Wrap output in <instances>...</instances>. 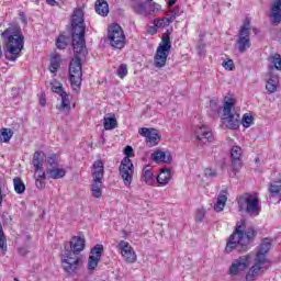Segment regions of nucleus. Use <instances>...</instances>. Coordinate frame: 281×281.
Listing matches in <instances>:
<instances>
[{
	"mask_svg": "<svg viewBox=\"0 0 281 281\" xmlns=\"http://www.w3.org/2000/svg\"><path fill=\"white\" fill-rule=\"evenodd\" d=\"M72 49L75 57L69 65V80L74 91H78L82 85V60H86L89 52L85 41V12L82 9H75L71 18Z\"/></svg>",
	"mask_w": 281,
	"mask_h": 281,
	"instance_id": "1",
	"label": "nucleus"
},
{
	"mask_svg": "<svg viewBox=\"0 0 281 281\" xmlns=\"http://www.w3.org/2000/svg\"><path fill=\"white\" fill-rule=\"evenodd\" d=\"M258 233L254 227H249L245 232V220L237 222L234 233L229 236L225 251L232 254V251H247L249 249V243L256 238Z\"/></svg>",
	"mask_w": 281,
	"mask_h": 281,
	"instance_id": "2",
	"label": "nucleus"
},
{
	"mask_svg": "<svg viewBox=\"0 0 281 281\" xmlns=\"http://www.w3.org/2000/svg\"><path fill=\"white\" fill-rule=\"evenodd\" d=\"M2 38L5 42L7 52L4 56L7 60L11 63L16 61V58L21 56V52L23 50V34L19 29H7L2 33Z\"/></svg>",
	"mask_w": 281,
	"mask_h": 281,
	"instance_id": "3",
	"label": "nucleus"
},
{
	"mask_svg": "<svg viewBox=\"0 0 281 281\" xmlns=\"http://www.w3.org/2000/svg\"><path fill=\"white\" fill-rule=\"evenodd\" d=\"M239 212H246L249 216L260 214V198L256 193H244L237 200Z\"/></svg>",
	"mask_w": 281,
	"mask_h": 281,
	"instance_id": "4",
	"label": "nucleus"
},
{
	"mask_svg": "<svg viewBox=\"0 0 281 281\" xmlns=\"http://www.w3.org/2000/svg\"><path fill=\"white\" fill-rule=\"evenodd\" d=\"M172 47V43L170 42V32H166L162 34L161 43L156 49V54L154 57V65L157 69H161V67H166V63L168 60V56H170V49Z\"/></svg>",
	"mask_w": 281,
	"mask_h": 281,
	"instance_id": "5",
	"label": "nucleus"
},
{
	"mask_svg": "<svg viewBox=\"0 0 281 281\" xmlns=\"http://www.w3.org/2000/svg\"><path fill=\"white\" fill-rule=\"evenodd\" d=\"M251 22L245 20L244 24L239 27L236 36L235 47L238 49L239 54H245L247 49L251 47Z\"/></svg>",
	"mask_w": 281,
	"mask_h": 281,
	"instance_id": "6",
	"label": "nucleus"
},
{
	"mask_svg": "<svg viewBox=\"0 0 281 281\" xmlns=\"http://www.w3.org/2000/svg\"><path fill=\"white\" fill-rule=\"evenodd\" d=\"M124 154H125V157L121 161L119 172L125 186H131V183H133V172H134L133 162L131 161V157H133V147L126 146L124 149Z\"/></svg>",
	"mask_w": 281,
	"mask_h": 281,
	"instance_id": "7",
	"label": "nucleus"
},
{
	"mask_svg": "<svg viewBox=\"0 0 281 281\" xmlns=\"http://www.w3.org/2000/svg\"><path fill=\"white\" fill-rule=\"evenodd\" d=\"M223 122L231 131H236L240 126V114L234 111V100L229 99L224 102Z\"/></svg>",
	"mask_w": 281,
	"mask_h": 281,
	"instance_id": "8",
	"label": "nucleus"
},
{
	"mask_svg": "<svg viewBox=\"0 0 281 281\" xmlns=\"http://www.w3.org/2000/svg\"><path fill=\"white\" fill-rule=\"evenodd\" d=\"M108 38L110 45L115 49H122L124 47V42L126 41V35H124V30L117 23H113L108 30Z\"/></svg>",
	"mask_w": 281,
	"mask_h": 281,
	"instance_id": "9",
	"label": "nucleus"
},
{
	"mask_svg": "<svg viewBox=\"0 0 281 281\" xmlns=\"http://www.w3.org/2000/svg\"><path fill=\"white\" fill-rule=\"evenodd\" d=\"M61 262L66 273H76L80 268V255L66 249L61 255Z\"/></svg>",
	"mask_w": 281,
	"mask_h": 281,
	"instance_id": "10",
	"label": "nucleus"
},
{
	"mask_svg": "<svg viewBox=\"0 0 281 281\" xmlns=\"http://www.w3.org/2000/svg\"><path fill=\"white\" fill-rule=\"evenodd\" d=\"M53 93H58L61 98L60 104L56 105L59 113H69L71 111V101L69 100V94L65 92V89L60 83H50Z\"/></svg>",
	"mask_w": 281,
	"mask_h": 281,
	"instance_id": "11",
	"label": "nucleus"
},
{
	"mask_svg": "<svg viewBox=\"0 0 281 281\" xmlns=\"http://www.w3.org/2000/svg\"><path fill=\"white\" fill-rule=\"evenodd\" d=\"M116 247L120 250L121 256L126 265H134V262H137V254L135 252V249H133V246L128 244V241L121 240Z\"/></svg>",
	"mask_w": 281,
	"mask_h": 281,
	"instance_id": "12",
	"label": "nucleus"
},
{
	"mask_svg": "<svg viewBox=\"0 0 281 281\" xmlns=\"http://www.w3.org/2000/svg\"><path fill=\"white\" fill-rule=\"evenodd\" d=\"M243 148L240 146H233L231 149V160H232V173L231 177H236V173L239 172L243 168Z\"/></svg>",
	"mask_w": 281,
	"mask_h": 281,
	"instance_id": "13",
	"label": "nucleus"
},
{
	"mask_svg": "<svg viewBox=\"0 0 281 281\" xmlns=\"http://www.w3.org/2000/svg\"><path fill=\"white\" fill-rule=\"evenodd\" d=\"M268 263V261H262L261 259L255 258L254 266L246 274V281H256L259 276L265 273V269H269V266H267Z\"/></svg>",
	"mask_w": 281,
	"mask_h": 281,
	"instance_id": "14",
	"label": "nucleus"
},
{
	"mask_svg": "<svg viewBox=\"0 0 281 281\" xmlns=\"http://www.w3.org/2000/svg\"><path fill=\"white\" fill-rule=\"evenodd\" d=\"M138 133L142 135V137H146V144L148 148H153V146H157V144L161 142V136L155 128L142 127L138 130Z\"/></svg>",
	"mask_w": 281,
	"mask_h": 281,
	"instance_id": "15",
	"label": "nucleus"
},
{
	"mask_svg": "<svg viewBox=\"0 0 281 281\" xmlns=\"http://www.w3.org/2000/svg\"><path fill=\"white\" fill-rule=\"evenodd\" d=\"M91 256L88 258V269L89 271H95V267L104 254V246L97 244L90 251Z\"/></svg>",
	"mask_w": 281,
	"mask_h": 281,
	"instance_id": "16",
	"label": "nucleus"
},
{
	"mask_svg": "<svg viewBox=\"0 0 281 281\" xmlns=\"http://www.w3.org/2000/svg\"><path fill=\"white\" fill-rule=\"evenodd\" d=\"M249 258H251L249 255L240 256L238 259H236L228 269L229 276H238L240 271H245L247 267H249Z\"/></svg>",
	"mask_w": 281,
	"mask_h": 281,
	"instance_id": "17",
	"label": "nucleus"
},
{
	"mask_svg": "<svg viewBox=\"0 0 281 281\" xmlns=\"http://www.w3.org/2000/svg\"><path fill=\"white\" fill-rule=\"evenodd\" d=\"M268 16H269L270 23H272V25L281 24V0L272 1Z\"/></svg>",
	"mask_w": 281,
	"mask_h": 281,
	"instance_id": "18",
	"label": "nucleus"
},
{
	"mask_svg": "<svg viewBox=\"0 0 281 281\" xmlns=\"http://www.w3.org/2000/svg\"><path fill=\"white\" fill-rule=\"evenodd\" d=\"M270 250H271V239L265 238L259 245V248L255 258L257 260H262L263 262H269V260L267 259V255L269 254Z\"/></svg>",
	"mask_w": 281,
	"mask_h": 281,
	"instance_id": "19",
	"label": "nucleus"
},
{
	"mask_svg": "<svg viewBox=\"0 0 281 281\" xmlns=\"http://www.w3.org/2000/svg\"><path fill=\"white\" fill-rule=\"evenodd\" d=\"M92 180H103L104 179V162L102 160H97L91 167Z\"/></svg>",
	"mask_w": 281,
	"mask_h": 281,
	"instance_id": "20",
	"label": "nucleus"
},
{
	"mask_svg": "<svg viewBox=\"0 0 281 281\" xmlns=\"http://www.w3.org/2000/svg\"><path fill=\"white\" fill-rule=\"evenodd\" d=\"M151 159L155 164H171L172 156L170 154H166V151L156 150L151 154Z\"/></svg>",
	"mask_w": 281,
	"mask_h": 281,
	"instance_id": "21",
	"label": "nucleus"
},
{
	"mask_svg": "<svg viewBox=\"0 0 281 281\" xmlns=\"http://www.w3.org/2000/svg\"><path fill=\"white\" fill-rule=\"evenodd\" d=\"M74 254L80 255L81 251L85 250V238L75 236L70 240V249Z\"/></svg>",
	"mask_w": 281,
	"mask_h": 281,
	"instance_id": "22",
	"label": "nucleus"
},
{
	"mask_svg": "<svg viewBox=\"0 0 281 281\" xmlns=\"http://www.w3.org/2000/svg\"><path fill=\"white\" fill-rule=\"evenodd\" d=\"M104 189V183L102 180H92L90 184L91 196L94 199H100L102 196V190Z\"/></svg>",
	"mask_w": 281,
	"mask_h": 281,
	"instance_id": "23",
	"label": "nucleus"
},
{
	"mask_svg": "<svg viewBox=\"0 0 281 281\" xmlns=\"http://www.w3.org/2000/svg\"><path fill=\"white\" fill-rule=\"evenodd\" d=\"M227 205V190H222L217 196L216 203L214 204L215 212H223Z\"/></svg>",
	"mask_w": 281,
	"mask_h": 281,
	"instance_id": "24",
	"label": "nucleus"
},
{
	"mask_svg": "<svg viewBox=\"0 0 281 281\" xmlns=\"http://www.w3.org/2000/svg\"><path fill=\"white\" fill-rule=\"evenodd\" d=\"M94 10L97 14L100 16H108L109 15V2L106 0H97L94 4Z\"/></svg>",
	"mask_w": 281,
	"mask_h": 281,
	"instance_id": "25",
	"label": "nucleus"
},
{
	"mask_svg": "<svg viewBox=\"0 0 281 281\" xmlns=\"http://www.w3.org/2000/svg\"><path fill=\"white\" fill-rule=\"evenodd\" d=\"M170 179H172L170 169H161L160 173L156 178L157 183H159L160 186H168V183H170Z\"/></svg>",
	"mask_w": 281,
	"mask_h": 281,
	"instance_id": "26",
	"label": "nucleus"
},
{
	"mask_svg": "<svg viewBox=\"0 0 281 281\" xmlns=\"http://www.w3.org/2000/svg\"><path fill=\"white\" fill-rule=\"evenodd\" d=\"M33 168L34 170H40V168L43 167V164H45V153L43 151H35L33 154Z\"/></svg>",
	"mask_w": 281,
	"mask_h": 281,
	"instance_id": "27",
	"label": "nucleus"
},
{
	"mask_svg": "<svg viewBox=\"0 0 281 281\" xmlns=\"http://www.w3.org/2000/svg\"><path fill=\"white\" fill-rule=\"evenodd\" d=\"M203 128L204 127H198L195 131L198 142H202L203 144L206 142H212V133Z\"/></svg>",
	"mask_w": 281,
	"mask_h": 281,
	"instance_id": "28",
	"label": "nucleus"
},
{
	"mask_svg": "<svg viewBox=\"0 0 281 281\" xmlns=\"http://www.w3.org/2000/svg\"><path fill=\"white\" fill-rule=\"evenodd\" d=\"M47 175L50 179H63L67 175V171L63 168L53 167L48 168Z\"/></svg>",
	"mask_w": 281,
	"mask_h": 281,
	"instance_id": "29",
	"label": "nucleus"
},
{
	"mask_svg": "<svg viewBox=\"0 0 281 281\" xmlns=\"http://www.w3.org/2000/svg\"><path fill=\"white\" fill-rule=\"evenodd\" d=\"M270 63V69H277V71H281V55L276 53L269 56L268 58Z\"/></svg>",
	"mask_w": 281,
	"mask_h": 281,
	"instance_id": "30",
	"label": "nucleus"
},
{
	"mask_svg": "<svg viewBox=\"0 0 281 281\" xmlns=\"http://www.w3.org/2000/svg\"><path fill=\"white\" fill-rule=\"evenodd\" d=\"M142 180L147 184V186H153L155 183V177L153 173V169L149 167H145L143 169V176Z\"/></svg>",
	"mask_w": 281,
	"mask_h": 281,
	"instance_id": "31",
	"label": "nucleus"
},
{
	"mask_svg": "<svg viewBox=\"0 0 281 281\" xmlns=\"http://www.w3.org/2000/svg\"><path fill=\"white\" fill-rule=\"evenodd\" d=\"M175 22V15H169L168 18H161L154 20L155 27H168L170 23Z\"/></svg>",
	"mask_w": 281,
	"mask_h": 281,
	"instance_id": "32",
	"label": "nucleus"
},
{
	"mask_svg": "<svg viewBox=\"0 0 281 281\" xmlns=\"http://www.w3.org/2000/svg\"><path fill=\"white\" fill-rule=\"evenodd\" d=\"M279 82L280 79L278 78V76H271L266 85L267 91H269V93H276Z\"/></svg>",
	"mask_w": 281,
	"mask_h": 281,
	"instance_id": "33",
	"label": "nucleus"
},
{
	"mask_svg": "<svg viewBox=\"0 0 281 281\" xmlns=\"http://www.w3.org/2000/svg\"><path fill=\"white\" fill-rule=\"evenodd\" d=\"M103 126L105 131H113V128H117V119L115 115L103 119Z\"/></svg>",
	"mask_w": 281,
	"mask_h": 281,
	"instance_id": "34",
	"label": "nucleus"
},
{
	"mask_svg": "<svg viewBox=\"0 0 281 281\" xmlns=\"http://www.w3.org/2000/svg\"><path fill=\"white\" fill-rule=\"evenodd\" d=\"M133 9L136 14H143V16H148V9L146 2H137L133 5Z\"/></svg>",
	"mask_w": 281,
	"mask_h": 281,
	"instance_id": "35",
	"label": "nucleus"
},
{
	"mask_svg": "<svg viewBox=\"0 0 281 281\" xmlns=\"http://www.w3.org/2000/svg\"><path fill=\"white\" fill-rule=\"evenodd\" d=\"M13 186L16 194H23L25 192V183H23V180H21V178L15 177L13 179Z\"/></svg>",
	"mask_w": 281,
	"mask_h": 281,
	"instance_id": "36",
	"label": "nucleus"
},
{
	"mask_svg": "<svg viewBox=\"0 0 281 281\" xmlns=\"http://www.w3.org/2000/svg\"><path fill=\"white\" fill-rule=\"evenodd\" d=\"M60 67V57L59 55H55L50 58V67H49V71L52 74H56V71H58V68Z\"/></svg>",
	"mask_w": 281,
	"mask_h": 281,
	"instance_id": "37",
	"label": "nucleus"
},
{
	"mask_svg": "<svg viewBox=\"0 0 281 281\" xmlns=\"http://www.w3.org/2000/svg\"><path fill=\"white\" fill-rule=\"evenodd\" d=\"M69 45V38L65 35H59L56 40V47L57 49H65Z\"/></svg>",
	"mask_w": 281,
	"mask_h": 281,
	"instance_id": "38",
	"label": "nucleus"
},
{
	"mask_svg": "<svg viewBox=\"0 0 281 281\" xmlns=\"http://www.w3.org/2000/svg\"><path fill=\"white\" fill-rule=\"evenodd\" d=\"M12 135H14L11 130L2 128L0 131V144H3V142H8L9 139H12Z\"/></svg>",
	"mask_w": 281,
	"mask_h": 281,
	"instance_id": "39",
	"label": "nucleus"
},
{
	"mask_svg": "<svg viewBox=\"0 0 281 281\" xmlns=\"http://www.w3.org/2000/svg\"><path fill=\"white\" fill-rule=\"evenodd\" d=\"M0 249L5 254L8 251V241L5 239V234H3V226L0 224Z\"/></svg>",
	"mask_w": 281,
	"mask_h": 281,
	"instance_id": "40",
	"label": "nucleus"
},
{
	"mask_svg": "<svg viewBox=\"0 0 281 281\" xmlns=\"http://www.w3.org/2000/svg\"><path fill=\"white\" fill-rule=\"evenodd\" d=\"M269 192L272 194V196H276V194H281V181L270 183Z\"/></svg>",
	"mask_w": 281,
	"mask_h": 281,
	"instance_id": "41",
	"label": "nucleus"
},
{
	"mask_svg": "<svg viewBox=\"0 0 281 281\" xmlns=\"http://www.w3.org/2000/svg\"><path fill=\"white\" fill-rule=\"evenodd\" d=\"M241 124L244 128H249L254 124V116L249 113L244 114Z\"/></svg>",
	"mask_w": 281,
	"mask_h": 281,
	"instance_id": "42",
	"label": "nucleus"
},
{
	"mask_svg": "<svg viewBox=\"0 0 281 281\" xmlns=\"http://www.w3.org/2000/svg\"><path fill=\"white\" fill-rule=\"evenodd\" d=\"M161 11V5L156 3V2H151L148 4V14H157V12Z\"/></svg>",
	"mask_w": 281,
	"mask_h": 281,
	"instance_id": "43",
	"label": "nucleus"
},
{
	"mask_svg": "<svg viewBox=\"0 0 281 281\" xmlns=\"http://www.w3.org/2000/svg\"><path fill=\"white\" fill-rule=\"evenodd\" d=\"M222 67L226 69V71H234L236 69V65L233 59H227L222 63Z\"/></svg>",
	"mask_w": 281,
	"mask_h": 281,
	"instance_id": "44",
	"label": "nucleus"
},
{
	"mask_svg": "<svg viewBox=\"0 0 281 281\" xmlns=\"http://www.w3.org/2000/svg\"><path fill=\"white\" fill-rule=\"evenodd\" d=\"M205 214H206L205 209L203 207L198 209L195 213V222L203 223V220L205 218Z\"/></svg>",
	"mask_w": 281,
	"mask_h": 281,
	"instance_id": "45",
	"label": "nucleus"
},
{
	"mask_svg": "<svg viewBox=\"0 0 281 281\" xmlns=\"http://www.w3.org/2000/svg\"><path fill=\"white\" fill-rule=\"evenodd\" d=\"M48 168H58V158L56 157V154H53L47 159Z\"/></svg>",
	"mask_w": 281,
	"mask_h": 281,
	"instance_id": "46",
	"label": "nucleus"
},
{
	"mask_svg": "<svg viewBox=\"0 0 281 281\" xmlns=\"http://www.w3.org/2000/svg\"><path fill=\"white\" fill-rule=\"evenodd\" d=\"M117 76L121 78H126L128 75V68L126 67V64H122L117 69Z\"/></svg>",
	"mask_w": 281,
	"mask_h": 281,
	"instance_id": "47",
	"label": "nucleus"
},
{
	"mask_svg": "<svg viewBox=\"0 0 281 281\" xmlns=\"http://www.w3.org/2000/svg\"><path fill=\"white\" fill-rule=\"evenodd\" d=\"M204 175L205 177H210L211 179H214L218 176V173L216 172V170L212 169V168H206L204 170Z\"/></svg>",
	"mask_w": 281,
	"mask_h": 281,
	"instance_id": "48",
	"label": "nucleus"
},
{
	"mask_svg": "<svg viewBox=\"0 0 281 281\" xmlns=\"http://www.w3.org/2000/svg\"><path fill=\"white\" fill-rule=\"evenodd\" d=\"M34 179H45V170H43V167L35 169Z\"/></svg>",
	"mask_w": 281,
	"mask_h": 281,
	"instance_id": "49",
	"label": "nucleus"
},
{
	"mask_svg": "<svg viewBox=\"0 0 281 281\" xmlns=\"http://www.w3.org/2000/svg\"><path fill=\"white\" fill-rule=\"evenodd\" d=\"M35 186L38 190L45 189V179H35Z\"/></svg>",
	"mask_w": 281,
	"mask_h": 281,
	"instance_id": "50",
	"label": "nucleus"
},
{
	"mask_svg": "<svg viewBox=\"0 0 281 281\" xmlns=\"http://www.w3.org/2000/svg\"><path fill=\"white\" fill-rule=\"evenodd\" d=\"M198 54L199 56H203L205 54V43L201 42L198 45Z\"/></svg>",
	"mask_w": 281,
	"mask_h": 281,
	"instance_id": "51",
	"label": "nucleus"
},
{
	"mask_svg": "<svg viewBox=\"0 0 281 281\" xmlns=\"http://www.w3.org/2000/svg\"><path fill=\"white\" fill-rule=\"evenodd\" d=\"M18 251L20 256H25L26 254H30L26 247H20Z\"/></svg>",
	"mask_w": 281,
	"mask_h": 281,
	"instance_id": "52",
	"label": "nucleus"
},
{
	"mask_svg": "<svg viewBox=\"0 0 281 281\" xmlns=\"http://www.w3.org/2000/svg\"><path fill=\"white\" fill-rule=\"evenodd\" d=\"M177 14H179V7H176V8L170 12V16H173V21L177 19Z\"/></svg>",
	"mask_w": 281,
	"mask_h": 281,
	"instance_id": "53",
	"label": "nucleus"
},
{
	"mask_svg": "<svg viewBox=\"0 0 281 281\" xmlns=\"http://www.w3.org/2000/svg\"><path fill=\"white\" fill-rule=\"evenodd\" d=\"M47 104V99H45V95H40V105L45 106Z\"/></svg>",
	"mask_w": 281,
	"mask_h": 281,
	"instance_id": "54",
	"label": "nucleus"
},
{
	"mask_svg": "<svg viewBox=\"0 0 281 281\" xmlns=\"http://www.w3.org/2000/svg\"><path fill=\"white\" fill-rule=\"evenodd\" d=\"M2 218H3L4 223H11L12 222V217H10L8 215V213H3Z\"/></svg>",
	"mask_w": 281,
	"mask_h": 281,
	"instance_id": "55",
	"label": "nucleus"
},
{
	"mask_svg": "<svg viewBox=\"0 0 281 281\" xmlns=\"http://www.w3.org/2000/svg\"><path fill=\"white\" fill-rule=\"evenodd\" d=\"M46 3L53 7L57 4L56 0H46Z\"/></svg>",
	"mask_w": 281,
	"mask_h": 281,
	"instance_id": "56",
	"label": "nucleus"
},
{
	"mask_svg": "<svg viewBox=\"0 0 281 281\" xmlns=\"http://www.w3.org/2000/svg\"><path fill=\"white\" fill-rule=\"evenodd\" d=\"M175 3H177V0H169L168 1V5H170V7L175 5Z\"/></svg>",
	"mask_w": 281,
	"mask_h": 281,
	"instance_id": "57",
	"label": "nucleus"
},
{
	"mask_svg": "<svg viewBox=\"0 0 281 281\" xmlns=\"http://www.w3.org/2000/svg\"><path fill=\"white\" fill-rule=\"evenodd\" d=\"M255 164H260V158L259 157L255 158Z\"/></svg>",
	"mask_w": 281,
	"mask_h": 281,
	"instance_id": "58",
	"label": "nucleus"
},
{
	"mask_svg": "<svg viewBox=\"0 0 281 281\" xmlns=\"http://www.w3.org/2000/svg\"><path fill=\"white\" fill-rule=\"evenodd\" d=\"M145 3L148 5V3H153V0H146Z\"/></svg>",
	"mask_w": 281,
	"mask_h": 281,
	"instance_id": "59",
	"label": "nucleus"
},
{
	"mask_svg": "<svg viewBox=\"0 0 281 281\" xmlns=\"http://www.w3.org/2000/svg\"><path fill=\"white\" fill-rule=\"evenodd\" d=\"M214 104H216V102H214V101H211V106H214Z\"/></svg>",
	"mask_w": 281,
	"mask_h": 281,
	"instance_id": "60",
	"label": "nucleus"
},
{
	"mask_svg": "<svg viewBox=\"0 0 281 281\" xmlns=\"http://www.w3.org/2000/svg\"><path fill=\"white\" fill-rule=\"evenodd\" d=\"M156 32H157V31H155V30L153 31L154 34H155Z\"/></svg>",
	"mask_w": 281,
	"mask_h": 281,
	"instance_id": "61",
	"label": "nucleus"
}]
</instances>
